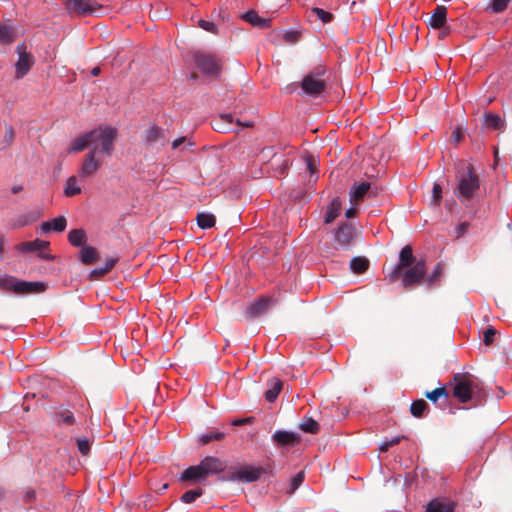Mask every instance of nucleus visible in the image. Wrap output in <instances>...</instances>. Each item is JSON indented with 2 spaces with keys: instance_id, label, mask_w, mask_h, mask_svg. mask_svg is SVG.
<instances>
[{
  "instance_id": "774afa93",
  "label": "nucleus",
  "mask_w": 512,
  "mask_h": 512,
  "mask_svg": "<svg viewBox=\"0 0 512 512\" xmlns=\"http://www.w3.org/2000/svg\"><path fill=\"white\" fill-rule=\"evenodd\" d=\"M101 72V69L100 67H94L92 70H91V75L92 76H98Z\"/></svg>"
},
{
  "instance_id": "e2e57ef3",
  "label": "nucleus",
  "mask_w": 512,
  "mask_h": 512,
  "mask_svg": "<svg viewBox=\"0 0 512 512\" xmlns=\"http://www.w3.org/2000/svg\"><path fill=\"white\" fill-rule=\"evenodd\" d=\"M356 213H357V210L355 208H349L348 210H346L345 215L347 218H352L356 215Z\"/></svg>"
},
{
  "instance_id": "603ef678",
  "label": "nucleus",
  "mask_w": 512,
  "mask_h": 512,
  "mask_svg": "<svg viewBox=\"0 0 512 512\" xmlns=\"http://www.w3.org/2000/svg\"><path fill=\"white\" fill-rule=\"evenodd\" d=\"M77 446H78V450L83 455H88V453L90 452V443H89L88 439H78Z\"/></svg>"
},
{
  "instance_id": "412c9836",
  "label": "nucleus",
  "mask_w": 512,
  "mask_h": 512,
  "mask_svg": "<svg viewBox=\"0 0 512 512\" xmlns=\"http://www.w3.org/2000/svg\"><path fill=\"white\" fill-rule=\"evenodd\" d=\"M447 21V9L445 6H437L430 17L429 24L434 29H444Z\"/></svg>"
},
{
  "instance_id": "58836bf2",
  "label": "nucleus",
  "mask_w": 512,
  "mask_h": 512,
  "mask_svg": "<svg viewBox=\"0 0 512 512\" xmlns=\"http://www.w3.org/2000/svg\"><path fill=\"white\" fill-rule=\"evenodd\" d=\"M443 272H444V267L441 263H438L432 273L430 275H428L427 277L425 276V283H427L429 286L433 285L435 282L439 281L443 275Z\"/></svg>"
},
{
  "instance_id": "20e7f679",
  "label": "nucleus",
  "mask_w": 512,
  "mask_h": 512,
  "mask_svg": "<svg viewBox=\"0 0 512 512\" xmlns=\"http://www.w3.org/2000/svg\"><path fill=\"white\" fill-rule=\"evenodd\" d=\"M0 288L18 295L39 294L46 290L47 285L40 281H23L14 276L0 277Z\"/></svg>"
},
{
  "instance_id": "6ab92c4d",
  "label": "nucleus",
  "mask_w": 512,
  "mask_h": 512,
  "mask_svg": "<svg viewBox=\"0 0 512 512\" xmlns=\"http://www.w3.org/2000/svg\"><path fill=\"white\" fill-rule=\"evenodd\" d=\"M241 19L249 23L253 27H257L260 29L269 28L271 25L270 19L260 17L255 10H249L246 13L242 14Z\"/></svg>"
},
{
  "instance_id": "6e6d98bb",
  "label": "nucleus",
  "mask_w": 512,
  "mask_h": 512,
  "mask_svg": "<svg viewBox=\"0 0 512 512\" xmlns=\"http://www.w3.org/2000/svg\"><path fill=\"white\" fill-rule=\"evenodd\" d=\"M307 169L313 174L316 171V162L313 156H307L306 159Z\"/></svg>"
},
{
  "instance_id": "f8f14e48",
  "label": "nucleus",
  "mask_w": 512,
  "mask_h": 512,
  "mask_svg": "<svg viewBox=\"0 0 512 512\" xmlns=\"http://www.w3.org/2000/svg\"><path fill=\"white\" fill-rule=\"evenodd\" d=\"M275 303L276 300L272 296H261L247 307L246 316L251 319L260 317Z\"/></svg>"
},
{
  "instance_id": "2f4dec72",
  "label": "nucleus",
  "mask_w": 512,
  "mask_h": 512,
  "mask_svg": "<svg viewBox=\"0 0 512 512\" xmlns=\"http://www.w3.org/2000/svg\"><path fill=\"white\" fill-rule=\"evenodd\" d=\"M351 270L356 274H362L369 268V260L365 257H354L350 262Z\"/></svg>"
},
{
  "instance_id": "bb28decb",
  "label": "nucleus",
  "mask_w": 512,
  "mask_h": 512,
  "mask_svg": "<svg viewBox=\"0 0 512 512\" xmlns=\"http://www.w3.org/2000/svg\"><path fill=\"white\" fill-rule=\"evenodd\" d=\"M234 119L232 114H221L212 121V127L215 131L225 133L228 131L227 125H231Z\"/></svg>"
},
{
  "instance_id": "13d9d810",
  "label": "nucleus",
  "mask_w": 512,
  "mask_h": 512,
  "mask_svg": "<svg viewBox=\"0 0 512 512\" xmlns=\"http://www.w3.org/2000/svg\"><path fill=\"white\" fill-rule=\"evenodd\" d=\"M451 138L453 139V141L455 142H459L462 138V133L459 129L453 131L452 135H451Z\"/></svg>"
},
{
  "instance_id": "9d476101",
  "label": "nucleus",
  "mask_w": 512,
  "mask_h": 512,
  "mask_svg": "<svg viewBox=\"0 0 512 512\" xmlns=\"http://www.w3.org/2000/svg\"><path fill=\"white\" fill-rule=\"evenodd\" d=\"M17 53L19 55L18 61L15 64V77L17 79L23 78L31 69V67L35 63L34 56L26 51V46L24 44L17 46Z\"/></svg>"
},
{
  "instance_id": "dca6fc26",
  "label": "nucleus",
  "mask_w": 512,
  "mask_h": 512,
  "mask_svg": "<svg viewBox=\"0 0 512 512\" xmlns=\"http://www.w3.org/2000/svg\"><path fill=\"white\" fill-rule=\"evenodd\" d=\"M354 236H355V229H354L353 225L348 224V223H343L342 225H340L338 227V229L335 233V240L340 246L346 248L350 245V243L354 239Z\"/></svg>"
},
{
  "instance_id": "1a4fd4ad",
  "label": "nucleus",
  "mask_w": 512,
  "mask_h": 512,
  "mask_svg": "<svg viewBox=\"0 0 512 512\" xmlns=\"http://www.w3.org/2000/svg\"><path fill=\"white\" fill-rule=\"evenodd\" d=\"M50 243L45 240L35 239L33 241H26L16 245V250L20 253H37V256L42 260H53V256L45 253L49 250Z\"/></svg>"
},
{
  "instance_id": "aec40b11",
  "label": "nucleus",
  "mask_w": 512,
  "mask_h": 512,
  "mask_svg": "<svg viewBox=\"0 0 512 512\" xmlns=\"http://www.w3.org/2000/svg\"><path fill=\"white\" fill-rule=\"evenodd\" d=\"M204 479H205V476H204L199 464L195 465V466L188 467L187 469H185L182 472V474L179 477L180 481L189 482L191 484L200 482Z\"/></svg>"
},
{
  "instance_id": "f03ea898",
  "label": "nucleus",
  "mask_w": 512,
  "mask_h": 512,
  "mask_svg": "<svg viewBox=\"0 0 512 512\" xmlns=\"http://www.w3.org/2000/svg\"><path fill=\"white\" fill-rule=\"evenodd\" d=\"M454 195L463 204L471 201L480 190V178L470 162L460 161L456 167Z\"/></svg>"
},
{
  "instance_id": "39448f33",
  "label": "nucleus",
  "mask_w": 512,
  "mask_h": 512,
  "mask_svg": "<svg viewBox=\"0 0 512 512\" xmlns=\"http://www.w3.org/2000/svg\"><path fill=\"white\" fill-rule=\"evenodd\" d=\"M116 136V128L101 125L92 130V148L97 146V152L110 156L114 150Z\"/></svg>"
},
{
  "instance_id": "7c9ffc66",
  "label": "nucleus",
  "mask_w": 512,
  "mask_h": 512,
  "mask_svg": "<svg viewBox=\"0 0 512 512\" xmlns=\"http://www.w3.org/2000/svg\"><path fill=\"white\" fill-rule=\"evenodd\" d=\"M426 512H454V509L450 503L434 499L428 504Z\"/></svg>"
},
{
  "instance_id": "69168bd1",
  "label": "nucleus",
  "mask_w": 512,
  "mask_h": 512,
  "mask_svg": "<svg viewBox=\"0 0 512 512\" xmlns=\"http://www.w3.org/2000/svg\"><path fill=\"white\" fill-rule=\"evenodd\" d=\"M390 447H391V446H390L389 442H388V441H385V442H383V443L381 444V446H380V448H379V449H380V451H381V452H387V451L389 450V448H390Z\"/></svg>"
},
{
  "instance_id": "a878e982",
  "label": "nucleus",
  "mask_w": 512,
  "mask_h": 512,
  "mask_svg": "<svg viewBox=\"0 0 512 512\" xmlns=\"http://www.w3.org/2000/svg\"><path fill=\"white\" fill-rule=\"evenodd\" d=\"M429 411V405L424 399H418L413 401L410 407L411 414L416 418H422L427 416Z\"/></svg>"
},
{
  "instance_id": "4c0bfd02",
  "label": "nucleus",
  "mask_w": 512,
  "mask_h": 512,
  "mask_svg": "<svg viewBox=\"0 0 512 512\" xmlns=\"http://www.w3.org/2000/svg\"><path fill=\"white\" fill-rule=\"evenodd\" d=\"M15 39L14 30L11 26L0 24V43L8 44Z\"/></svg>"
},
{
  "instance_id": "f257e3e1",
  "label": "nucleus",
  "mask_w": 512,
  "mask_h": 512,
  "mask_svg": "<svg viewBox=\"0 0 512 512\" xmlns=\"http://www.w3.org/2000/svg\"><path fill=\"white\" fill-rule=\"evenodd\" d=\"M426 272L425 258L414 256L412 247L406 245L401 249L398 264L388 279L391 283L401 279L403 287L411 289L425 282Z\"/></svg>"
},
{
  "instance_id": "de8ad7c7",
  "label": "nucleus",
  "mask_w": 512,
  "mask_h": 512,
  "mask_svg": "<svg viewBox=\"0 0 512 512\" xmlns=\"http://www.w3.org/2000/svg\"><path fill=\"white\" fill-rule=\"evenodd\" d=\"M442 200V187L439 184H434L432 189V203L436 206L440 205Z\"/></svg>"
},
{
  "instance_id": "6e6552de",
  "label": "nucleus",
  "mask_w": 512,
  "mask_h": 512,
  "mask_svg": "<svg viewBox=\"0 0 512 512\" xmlns=\"http://www.w3.org/2000/svg\"><path fill=\"white\" fill-rule=\"evenodd\" d=\"M324 73L325 69L323 67H317L307 74L301 82L302 90L311 96L320 95L326 88V82L320 79V76Z\"/></svg>"
},
{
  "instance_id": "9b49d317",
  "label": "nucleus",
  "mask_w": 512,
  "mask_h": 512,
  "mask_svg": "<svg viewBox=\"0 0 512 512\" xmlns=\"http://www.w3.org/2000/svg\"><path fill=\"white\" fill-rule=\"evenodd\" d=\"M96 154L97 146L91 148V150L85 155L79 170V176L81 178H88L94 175L102 166V161L96 157Z\"/></svg>"
},
{
  "instance_id": "5fc2aeb1",
  "label": "nucleus",
  "mask_w": 512,
  "mask_h": 512,
  "mask_svg": "<svg viewBox=\"0 0 512 512\" xmlns=\"http://www.w3.org/2000/svg\"><path fill=\"white\" fill-rule=\"evenodd\" d=\"M36 499V492L34 489H27L24 496H23V501L25 503H31L33 502L34 500Z\"/></svg>"
},
{
  "instance_id": "0eeeda50",
  "label": "nucleus",
  "mask_w": 512,
  "mask_h": 512,
  "mask_svg": "<svg viewBox=\"0 0 512 512\" xmlns=\"http://www.w3.org/2000/svg\"><path fill=\"white\" fill-rule=\"evenodd\" d=\"M66 8L71 14L87 17L98 16L104 7L96 0H67Z\"/></svg>"
},
{
  "instance_id": "c756f323",
  "label": "nucleus",
  "mask_w": 512,
  "mask_h": 512,
  "mask_svg": "<svg viewBox=\"0 0 512 512\" xmlns=\"http://www.w3.org/2000/svg\"><path fill=\"white\" fill-rule=\"evenodd\" d=\"M484 125L489 129L500 130L504 124L499 115L493 113H485Z\"/></svg>"
},
{
  "instance_id": "4d7b16f0",
  "label": "nucleus",
  "mask_w": 512,
  "mask_h": 512,
  "mask_svg": "<svg viewBox=\"0 0 512 512\" xmlns=\"http://www.w3.org/2000/svg\"><path fill=\"white\" fill-rule=\"evenodd\" d=\"M185 140H186L185 137H180V138L174 140L172 142V148L173 149H177L178 147H180L185 142Z\"/></svg>"
},
{
  "instance_id": "a211bd4d",
  "label": "nucleus",
  "mask_w": 512,
  "mask_h": 512,
  "mask_svg": "<svg viewBox=\"0 0 512 512\" xmlns=\"http://www.w3.org/2000/svg\"><path fill=\"white\" fill-rule=\"evenodd\" d=\"M425 396L438 407L445 408L448 404L450 394L447 390V386H444L436 388L433 391L426 392Z\"/></svg>"
},
{
  "instance_id": "5701e85b",
  "label": "nucleus",
  "mask_w": 512,
  "mask_h": 512,
  "mask_svg": "<svg viewBox=\"0 0 512 512\" xmlns=\"http://www.w3.org/2000/svg\"><path fill=\"white\" fill-rule=\"evenodd\" d=\"M92 146V130L77 137L70 148V152H81L87 147Z\"/></svg>"
},
{
  "instance_id": "b1692460",
  "label": "nucleus",
  "mask_w": 512,
  "mask_h": 512,
  "mask_svg": "<svg viewBox=\"0 0 512 512\" xmlns=\"http://www.w3.org/2000/svg\"><path fill=\"white\" fill-rule=\"evenodd\" d=\"M268 386L269 388L264 395L265 399L272 403L277 399L279 393L281 392L283 383L280 379L273 378L268 382Z\"/></svg>"
},
{
  "instance_id": "3c124183",
  "label": "nucleus",
  "mask_w": 512,
  "mask_h": 512,
  "mask_svg": "<svg viewBox=\"0 0 512 512\" xmlns=\"http://www.w3.org/2000/svg\"><path fill=\"white\" fill-rule=\"evenodd\" d=\"M198 24L202 29H204L208 32L217 33V27H216L215 23L212 21L201 19Z\"/></svg>"
},
{
  "instance_id": "0e129e2a",
  "label": "nucleus",
  "mask_w": 512,
  "mask_h": 512,
  "mask_svg": "<svg viewBox=\"0 0 512 512\" xmlns=\"http://www.w3.org/2000/svg\"><path fill=\"white\" fill-rule=\"evenodd\" d=\"M21 191H23V186H22V185H14V186H12V188H11V192H12L13 194H18V193H20Z\"/></svg>"
},
{
  "instance_id": "2eb2a0df",
  "label": "nucleus",
  "mask_w": 512,
  "mask_h": 512,
  "mask_svg": "<svg viewBox=\"0 0 512 512\" xmlns=\"http://www.w3.org/2000/svg\"><path fill=\"white\" fill-rule=\"evenodd\" d=\"M199 466L205 476L207 478L208 476L221 473L225 470V464L216 457L213 456H207L205 457L200 463Z\"/></svg>"
},
{
  "instance_id": "8fccbe9b",
  "label": "nucleus",
  "mask_w": 512,
  "mask_h": 512,
  "mask_svg": "<svg viewBox=\"0 0 512 512\" xmlns=\"http://www.w3.org/2000/svg\"><path fill=\"white\" fill-rule=\"evenodd\" d=\"M497 334L496 329L493 327L488 328L486 331H484L483 334V342L486 346H489L493 343L494 336Z\"/></svg>"
},
{
  "instance_id": "f704fd0d",
  "label": "nucleus",
  "mask_w": 512,
  "mask_h": 512,
  "mask_svg": "<svg viewBox=\"0 0 512 512\" xmlns=\"http://www.w3.org/2000/svg\"><path fill=\"white\" fill-rule=\"evenodd\" d=\"M216 223V218L211 213H199L197 215V224L202 229L212 228Z\"/></svg>"
},
{
  "instance_id": "e433bc0d",
  "label": "nucleus",
  "mask_w": 512,
  "mask_h": 512,
  "mask_svg": "<svg viewBox=\"0 0 512 512\" xmlns=\"http://www.w3.org/2000/svg\"><path fill=\"white\" fill-rule=\"evenodd\" d=\"M163 136V130L162 128L158 126H151L148 129H146L144 134V139L147 143L151 144L156 141H158Z\"/></svg>"
},
{
  "instance_id": "f3484780",
  "label": "nucleus",
  "mask_w": 512,
  "mask_h": 512,
  "mask_svg": "<svg viewBox=\"0 0 512 512\" xmlns=\"http://www.w3.org/2000/svg\"><path fill=\"white\" fill-rule=\"evenodd\" d=\"M272 439L279 446H294L301 441V437L297 433L288 431H276Z\"/></svg>"
},
{
  "instance_id": "09e8293b",
  "label": "nucleus",
  "mask_w": 512,
  "mask_h": 512,
  "mask_svg": "<svg viewBox=\"0 0 512 512\" xmlns=\"http://www.w3.org/2000/svg\"><path fill=\"white\" fill-rule=\"evenodd\" d=\"M299 39H300V33L298 31H287L283 35V40L289 44H294Z\"/></svg>"
},
{
  "instance_id": "338daca9",
  "label": "nucleus",
  "mask_w": 512,
  "mask_h": 512,
  "mask_svg": "<svg viewBox=\"0 0 512 512\" xmlns=\"http://www.w3.org/2000/svg\"><path fill=\"white\" fill-rule=\"evenodd\" d=\"M440 30H441V32H440V34H439V38H444V37H446V36L449 34V32H450L449 27H448V26H446V25H445V28H444V29H440Z\"/></svg>"
},
{
  "instance_id": "72a5a7b5",
  "label": "nucleus",
  "mask_w": 512,
  "mask_h": 512,
  "mask_svg": "<svg viewBox=\"0 0 512 512\" xmlns=\"http://www.w3.org/2000/svg\"><path fill=\"white\" fill-rule=\"evenodd\" d=\"M116 262H117V259H115V258L108 259L106 261L105 266H102L100 268H96V269L91 271V273H90L91 278L98 279V278H101V277L105 276L108 272H110L113 269V267L115 266Z\"/></svg>"
},
{
  "instance_id": "ea45409f",
  "label": "nucleus",
  "mask_w": 512,
  "mask_h": 512,
  "mask_svg": "<svg viewBox=\"0 0 512 512\" xmlns=\"http://www.w3.org/2000/svg\"><path fill=\"white\" fill-rule=\"evenodd\" d=\"M300 429L306 433L316 434L318 433L320 426L314 419L306 418L300 424Z\"/></svg>"
},
{
  "instance_id": "cd10ccee",
  "label": "nucleus",
  "mask_w": 512,
  "mask_h": 512,
  "mask_svg": "<svg viewBox=\"0 0 512 512\" xmlns=\"http://www.w3.org/2000/svg\"><path fill=\"white\" fill-rule=\"evenodd\" d=\"M81 187L78 185V178L76 176H70L65 184L64 195L66 197H72L81 193Z\"/></svg>"
},
{
  "instance_id": "864d4df0",
  "label": "nucleus",
  "mask_w": 512,
  "mask_h": 512,
  "mask_svg": "<svg viewBox=\"0 0 512 512\" xmlns=\"http://www.w3.org/2000/svg\"><path fill=\"white\" fill-rule=\"evenodd\" d=\"M469 228H470L469 222L460 223L455 229L456 238H461L462 236H464L468 232Z\"/></svg>"
},
{
  "instance_id": "a18cd8bd",
  "label": "nucleus",
  "mask_w": 512,
  "mask_h": 512,
  "mask_svg": "<svg viewBox=\"0 0 512 512\" xmlns=\"http://www.w3.org/2000/svg\"><path fill=\"white\" fill-rule=\"evenodd\" d=\"M305 479L304 471L298 472L292 479L290 483V489L288 491L289 494H293L298 487L303 483Z\"/></svg>"
},
{
  "instance_id": "49530a36",
  "label": "nucleus",
  "mask_w": 512,
  "mask_h": 512,
  "mask_svg": "<svg viewBox=\"0 0 512 512\" xmlns=\"http://www.w3.org/2000/svg\"><path fill=\"white\" fill-rule=\"evenodd\" d=\"M509 2L510 0H493L491 4V10L494 13H501L507 8Z\"/></svg>"
},
{
  "instance_id": "473e14b6",
  "label": "nucleus",
  "mask_w": 512,
  "mask_h": 512,
  "mask_svg": "<svg viewBox=\"0 0 512 512\" xmlns=\"http://www.w3.org/2000/svg\"><path fill=\"white\" fill-rule=\"evenodd\" d=\"M68 240L73 246H82L86 242V233L83 229H73L68 234Z\"/></svg>"
},
{
  "instance_id": "37998d69",
  "label": "nucleus",
  "mask_w": 512,
  "mask_h": 512,
  "mask_svg": "<svg viewBox=\"0 0 512 512\" xmlns=\"http://www.w3.org/2000/svg\"><path fill=\"white\" fill-rule=\"evenodd\" d=\"M14 137H15V134H14V130H13L12 126L5 124L3 140L0 142V145L3 148L10 146L14 141Z\"/></svg>"
},
{
  "instance_id": "c9c22d12",
  "label": "nucleus",
  "mask_w": 512,
  "mask_h": 512,
  "mask_svg": "<svg viewBox=\"0 0 512 512\" xmlns=\"http://www.w3.org/2000/svg\"><path fill=\"white\" fill-rule=\"evenodd\" d=\"M55 419L58 423H63L68 426L75 422L73 413L70 410L64 408H61L55 412Z\"/></svg>"
},
{
  "instance_id": "79ce46f5",
  "label": "nucleus",
  "mask_w": 512,
  "mask_h": 512,
  "mask_svg": "<svg viewBox=\"0 0 512 512\" xmlns=\"http://www.w3.org/2000/svg\"><path fill=\"white\" fill-rule=\"evenodd\" d=\"M202 494H203V489L202 488H196V489H193V490H189V491H186L181 496V501L186 503V504H190V503H193L197 498L202 496Z\"/></svg>"
},
{
  "instance_id": "7ed1b4c3",
  "label": "nucleus",
  "mask_w": 512,
  "mask_h": 512,
  "mask_svg": "<svg viewBox=\"0 0 512 512\" xmlns=\"http://www.w3.org/2000/svg\"><path fill=\"white\" fill-rule=\"evenodd\" d=\"M452 387V395L460 403H467L470 400L483 396V392L476 379L468 373H456L453 376L452 382L448 383L447 387Z\"/></svg>"
},
{
  "instance_id": "4be33fe9",
  "label": "nucleus",
  "mask_w": 512,
  "mask_h": 512,
  "mask_svg": "<svg viewBox=\"0 0 512 512\" xmlns=\"http://www.w3.org/2000/svg\"><path fill=\"white\" fill-rule=\"evenodd\" d=\"M66 225V218L64 216H58L52 221L43 222L41 225V230L44 233L49 231L62 232L65 230Z\"/></svg>"
},
{
  "instance_id": "393cba45",
  "label": "nucleus",
  "mask_w": 512,
  "mask_h": 512,
  "mask_svg": "<svg viewBox=\"0 0 512 512\" xmlns=\"http://www.w3.org/2000/svg\"><path fill=\"white\" fill-rule=\"evenodd\" d=\"M341 209H342V204H341L340 199L338 197L332 199L329 206L327 207L324 222L326 224L333 222L340 214Z\"/></svg>"
},
{
  "instance_id": "c85d7f7f",
  "label": "nucleus",
  "mask_w": 512,
  "mask_h": 512,
  "mask_svg": "<svg viewBox=\"0 0 512 512\" xmlns=\"http://www.w3.org/2000/svg\"><path fill=\"white\" fill-rule=\"evenodd\" d=\"M98 259L97 250L91 246H85L80 251V260L84 264H92Z\"/></svg>"
},
{
  "instance_id": "a19ab883",
  "label": "nucleus",
  "mask_w": 512,
  "mask_h": 512,
  "mask_svg": "<svg viewBox=\"0 0 512 512\" xmlns=\"http://www.w3.org/2000/svg\"><path fill=\"white\" fill-rule=\"evenodd\" d=\"M310 13L315 15L317 17V19L322 21L324 24L330 23L334 19V16L332 13L325 11L318 7H313L310 10Z\"/></svg>"
},
{
  "instance_id": "052dcab7",
  "label": "nucleus",
  "mask_w": 512,
  "mask_h": 512,
  "mask_svg": "<svg viewBox=\"0 0 512 512\" xmlns=\"http://www.w3.org/2000/svg\"><path fill=\"white\" fill-rule=\"evenodd\" d=\"M401 439H402V437L396 436V437H393L391 440H388V442H389L390 446L393 447V446L399 444Z\"/></svg>"
},
{
  "instance_id": "ddd939ff",
  "label": "nucleus",
  "mask_w": 512,
  "mask_h": 512,
  "mask_svg": "<svg viewBox=\"0 0 512 512\" xmlns=\"http://www.w3.org/2000/svg\"><path fill=\"white\" fill-rule=\"evenodd\" d=\"M377 195V189H372L369 182H362L355 185L350 192V201L354 205H358L364 201L365 197H375Z\"/></svg>"
},
{
  "instance_id": "680f3d73",
  "label": "nucleus",
  "mask_w": 512,
  "mask_h": 512,
  "mask_svg": "<svg viewBox=\"0 0 512 512\" xmlns=\"http://www.w3.org/2000/svg\"><path fill=\"white\" fill-rule=\"evenodd\" d=\"M236 124H237L238 126L247 127V128L253 127V125H254V124H253V122H251V121L242 122V121H240V120H237V121H236Z\"/></svg>"
},
{
  "instance_id": "423d86ee",
  "label": "nucleus",
  "mask_w": 512,
  "mask_h": 512,
  "mask_svg": "<svg viewBox=\"0 0 512 512\" xmlns=\"http://www.w3.org/2000/svg\"><path fill=\"white\" fill-rule=\"evenodd\" d=\"M194 62L197 68L207 76L217 78L222 69L221 60L209 53L196 52L194 54Z\"/></svg>"
},
{
  "instance_id": "bf43d9fd",
  "label": "nucleus",
  "mask_w": 512,
  "mask_h": 512,
  "mask_svg": "<svg viewBox=\"0 0 512 512\" xmlns=\"http://www.w3.org/2000/svg\"><path fill=\"white\" fill-rule=\"evenodd\" d=\"M248 422H251V418L238 419V420L233 421L232 424L235 426H240V425H244Z\"/></svg>"
},
{
  "instance_id": "c03bdc74",
  "label": "nucleus",
  "mask_w": 512,
  "mask_h": 512,
  "mask_svg": "<svg viewBox=\"0 0 512 512\" xmlns=\"http://www.w3.org/2000/svg\"><path fill=\"white\" fill-rule=\"evenodd\" d=\"M224 437H225V434L223 432H210V433L204 434L200 438V442L203 445H206V444L210 443L211 441H220Z\"/></svg>"
},
{
  "instance_id": "4468645a",
  "label": "nucleus",
  "mask_w": 512,
  "mask_h": 512,
  "mask_svg": "<svg viewBox=\"0 0 512 512\" xmlns=\"http://www.w3.org/2000/svg\"><path fill=\"white\" fill-rule=\"evenodd\" d=\"M266 468L260 466L245 465L238 469L235 477L243 482H254L257 481L263 473H266Z\"/></svg>"
}]
</instances>
